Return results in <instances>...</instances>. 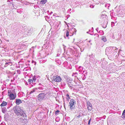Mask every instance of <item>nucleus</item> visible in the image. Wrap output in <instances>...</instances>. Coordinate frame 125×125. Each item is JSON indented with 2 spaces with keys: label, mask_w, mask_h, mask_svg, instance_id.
<instances>
[{
  "label": "nucleus",
  "mask_w": 125,
  "mask_h": 125,
  "mask_svg": "<svg viewBox=\"0 0 125 125\" xmlns=\"http://www.w3.org/2000/svg\"><path fill=\"white\" fill-rule=\"evenodd\" d=\"M121 51V50H120V51Z\"/></svg>",
  "instance_id": "obj_29"
},
{
  "label": "nucleus",
  "mask_w": 125,
  "mask_h": 125,
  "mask_svg": "<svg viewBox=\"0 0 125 125\" xmlns=\"http://www.w3.org/2000/svg\"><path fill=\"white\" fill-rule=\"evenodd\" d=\"M75 40V39H74V40Z\"/></svg>",
  "instance_id": "obj_31"
},
{
  "label": "nucleus",
  "mask_w": 125,
  "mask_h": 125,
  "mask_svg": "<svg viewBox=\"0 0 125 125\" xmlns=\"http://www.w3.org/2000/svg\"><path fill=\"white\" fill-rule=\"evenodd\" d=\"M7 104V103L4 101H3L2 103L1 104L0 106L1 107L4 106L6 105Z\"/></svg>",
  "instance_id": "obj_9"
},
{
  "label": "nucleus",
  "mask_w": 125,
  "mask_h": 125,
  "mask_svg": "<svg viewBox=\"0 0 125 125\" xmlns=\"http://www.w3.org/2000/svg\"><path fill=\"white\" fill-rule=\"evenodd\" d=\"M53 80L56 82H60L61 81L62 79L59 76H53Z\"/></svg>",
  "instance_id": "obj_4"
},
{
  "label": "nucleus",
  "mask_w": 125,
  "mask_h": 125,
  "mask_svg": "<svg viewBox=\"0 0 125 125\" xmlns=\"http://www.w3.org/2000/svg\"><path fill=\"white\" fill-rule=\"evenodd\" d=\"M106 27V26H105V27H104L103 26V28H105Z\"/></svg>",
  "instance_id": "obj_26"
},
{
  "label": "nucleus",
  "mask_w": 125,
  "mask_h": 125,
  "mask_svg": "<svg viewBox=\"0 0 125 125\" xmlns=\"http://www.w3.org/2000/svg\"><path fill=\"white\" fill-rule=\"evenodd\" d=\"M69 36V32L67 30L66 31V36L67 37H68Z\"/></svg>",
  "instance_id": "obj_15"
},
{
  "label": "nucleus",
  "mask_w": 125,
  "mask_h": 125,
  "mask_svg": "<svg viewBox=\"0 0 125 125\" xmlns=\"http://www.w3.org/2000/svg\"><path fill=\"white\" fill-rule=\"evenodd\" d=\"M2 111L3 113H5L7 111L6 108L5 107H2Z\"/></svg>",
  "instance_id": "obj_11"
},
{
  "label": "nucleus",
  "mask_w": 125,
  "mask_h": 125,
  "mask_svg": "<svg viewBox=\"0 0 125 125\" xmlns=\"http://www.w3.org/2000/svg\"><path fill=\"white\" fill-rule=\"evenodd\" d=\"M102 41H103L104 42H105L106 41V39L105 37H104L103 38H102Z\"/></svg>",
  "instance_id": "obj_16"
},
{
  "label": "nucleus",
  "mask_w": 125,
  "mask_h": 125,
  "mask_svg": "<svg viewBox=\"0 0 125 125\" xmlns=\"http://www.w3.org/2000/svg\"><path fill=\"white\" fill-rule=\"evenodd\" d=\"M74 100L73 99L70 100V101L69 102V106H70V108L71 109H73L74 107Z\"/></svg>",
  "instance_id": "obj_5"
},
{
  "label": "nucleus",
  "mask_w": 125,
  "mask_h": 125,
  "mask_svg": "<svg viewBox=\"0 0 125 125\" xmlns=\"http://www.w3.org/2000/svg\"><path fill=\"white\" fill-rule=\"evenodd\" d=\"M68 86L69 87H73V85L71 84H69Z\"/></svg>",
  "instance_id": "obj_19"
},
{
  "label": "nucleus",
  "mask_w": 125,
  "mask_h": 125,
  "mask_svg": "<svg viewBox=\"0 0 125 125\" xmlns=\"http://www.w3.org/2000/svg\"><path fill=\"white\" fill-rule=\"evenodd\" d=\"M36 80V76H34L31 79H29L28 80V82L30 83H31V82H35Z\"/></svg>",
  "instance_id": "obj_6"
},
{
  "label": "nucleus",
  "mask_w": 125,
  "mask_h": 125,
  "mask_svg": "<svg viewBox=\"0 0 125 125\" xmlns=\"http://www.w3.org/2000/svg\"><path fill=\"white\" fill-rule=\"evenodd\" d=\"M122 117V118L125 119V109L123 112Z\"/></svg>",
  "instance_id": "obj_12"
},
{
  "label": "nucleus",
  "mask_w": 125,
  "mask_h": 125,
  "mask_svg": "<svg viewBox=\"0 0 125 125\" xmlns=\"http://www.w3.org/2000/svg\"><path fill=\"white\" fill-rule=\"evenodd\" d=\"M34 90H33L32 91H31L30 92V94H31V93H33V92H34Z\"/></svg>",
  "instance_id": "obj_21"
},
{
  "label": "nucleus",
  "mask_w": 125,
  "mask_h": 125,
  "mask_svg": "<svg viewBox=\"0 0 125 125\" xmlns=\"http://www.w3.org/2000/svg\"><path fill=\"white\" fill-rule=\"evenodd\" d=\"M80 117V115H76L75 116V118H75V119H77V118L78 119V118H79Z\"/></svg>",
  "instance_id": "obj_17"
},
{
  "label": "nucleus",
  "mask_w": 125,
  "mask_h": 125,
  "mask_svg": "<svg viewBox=\"0 0 125 125\" xmlns=\"http://www.w3.org/2000/svg\"><path fill=\"white\" fill-rule=\"evenodd\" d=\"M87 109L88 110L91 111L92 109V106L87 107Z\"/></svg>",
  "instance_id": "obj_14"
},
{
  "label": "nucleus",
  "mask_w": 125,
  "mask_h": 125,
  "mask_svg": "<svg viewBox=\"0 0 125 125\" xmlns=\"http://www.w3.org/2000/svg\"><path fill=\"white\" fill-rule=\"evenodd\" d=\"M13 109L14 113L16 114L18 116H21L23 118L20 119V121L23 122V120L25 119L26 117V115L23 111V108L22 107L20 106H16L14 107Z\"/></svg>",
  "instance_id": "obj_1"
},
{
  "label": "nucleus",
  "mask_w": 125,
  "mask_h": 125,
  "mask_svg": "<svg viewBox=\"0 0 125 125\" xmlns=\"http://www.w3.org/2000/svg\"><path fill=\"white\" fill-rule=\"evenodd\" d=\"M90 42V41H89V42Z\"/></svg>",
  "instance_id": "obj_28"
},
{
  "label": "nucleus",
  "mask_w": 125,
  "mask_h": 125,
  "mask_svg": "<svg viewBox=\"0 0 125 125\" xmlns=\"http://www.w3.org/2000/svg\"><path fill=\"white\" fill-rule=\"evenodd\" d=\"M10 63V62H6V63L5 64V66H7V65L6 66V64H8V65H9V63Z\"/></svg>",
  "instance_id": "obj_22"
},
{
  "label": "nucleus",
  "mask_w": 125,
  "mask_h": 125,
  "mask_svg": "<svg viewBox=\"0 0 125 125\" xmlns=\"http://www.w3.org/2000/svg\"><path fill=\"white\" fill-rule=\"evenodd\" d=\"M73 29L74 30V31H75V32H76V30L75 29V28H73Z\"/></svg>",
  "instance_id": "obj_23"
},
{
  "label": "nucleus",
  "mask_w": 125,
  "mask_h": 125,
  "mask_svg": "<svg viewBox=\"0 0 125 125\" xmlns=\"http://www.w3.org/2000/svg\"><path fill=\"white\" fill-rule=\"evenodd\" d=\"M90 120L89 121V122H88V124H90Z\"/></svg>",
  "instance_id": "obj_25"
},
{
  "label": "nucleus",
  "mask_w": 125,
  "mask_h": 125,
  "mask_svg": "<svg viewBox=\"0 0 125 125\" xmlns=\"http://www.w3.org/2000/svg\"><path fill=\"white\" fill-rule=\"evenodd\" d=\"M121 51V50H120V51Z\"/></svg>",
  "instance_id": "obj_30"
},
{
  "label": "nucleus",
  "mask_w": 125,
  "mask_h": 125,
  "mask_svg": "<svg viewBox=\"0 0 125 125\" xmlns=\"http://www.w3.org/2000/svg\"><path fill=\"white\" fill-rule=\"evenodd\" d=\"M52 13V12H51V13Z\"/></svg>",
  "instance_id": "obj_27"
},
{
  "label": "nucleus",
  "mask_w": 125,
  "mask_h": 125,
  "mask_svg": "<svg viewBox=\"0 0 125 125\" xmlns=\"http://www.w3.org/2000/svg\"><path fill=\"white\" fill-rule=\"evenodd\" d=\"M22 103L21 100L20 99H17L16 100L15 103L17 105H19Z\"/></svg>",
  "instance_id": "obj_8"
},
{
  "label": "nucleus",
  "mask_w": 125,
  "mask_h": 125,
  "mask_svg": "<svg viewBox=\"0 0 125 125\" xmlns=\"http://www.w3.org/2000/svg\"><path fill=\"white\" fill-rule=\"evenodd\" d=\"M47 0H42L40 2V3L42 4H44L47 2Z\"/></svg>",
  "instance_id": "obj_10"
},
{
  "label": "nucleus",
  "mask_w": 125,
  "mask_h": 125,
  "mask_svg": "<svg viewBox=\"0 0 125 125\" xmlns=\"http://www.w3.org/2000/svg\"><path fill=\"white\" fill-rule=\"evenodd\" d=\"M8 95L9 96V98L10 100L15 99L16 97V94L13 91H8Z\"/></svg>",
  "instance_id": "obj_2"
},
{
  "label": "nucleus",
  "mask_w": 125,
  "mask_h": 125,
  "mask_svg": "<svg viewBox=\"0 0 125 125\" xmlns=\"http://www.w3.org/2000/svg\"><path fill=\"white\" fill-rule=\"evenodd\" d=\"M25 29L26 30V31L28 33H31L32 32V31L31 30V27H25Z\"/></svg>",
  "instance_id": "obj_7"
},
{
  "label": "nucleus",
  "mask_w": 125,
  "mask_h": 125,
  "mask_svg": "<svg viewBox=\"0 0 125 125\" xmlns=\"http://www.w3.org/2000/svg\"><path fill=\"white\" fill-rule=\"evenodd\" d=\"M109 50V48H106V49L105 50V52H106V54L108 52V50Z\"/></svg>",
  "instance_id": "obj_18"
},
{
  "label": "nucleus",
  "mask_w": 125,
  "mask_h": 125,
  "mask_svg": "<svg viewBox=\"0 0 125 125\" xmlns=\"http://www.w3.org/2000/svg\"><path fill=\"white\" fill-rule=\"evenodd\" d=\"M46 94L44 93H42L40 94L38 96V98L40 101L43 100L45 97Z\"/></svg>",
  "instance_id": "obj_3"
},
{
  "label": "nucleus",
  "mask_w": 125,
  "mask_h": 125,
  "mask_svg": "<svg viewBox=\"0 0 125 125\" xmlns=\"http://www.w3.org/2000/svg\"><path fill=\"white\" fill-rule=\"evenodd\" d=\"M90 7L91 8H93L94 7V6H90Z\"/></svg>",
  "instance_id": "obj_24"
},
{
  "label": "nucleus",
  "mask_w": 125,
  "mask_h": 125,
  "mask_svg": "<svg viewBox=\"0 0 125 125\" xmlns=\"http://www.w3.org/2000/svg\"><path fill=\"white\" fill-rule=\"evenodd\" d=\"M59 112V111L58 110H57L55 112V114H58Z\"/></svg>",
  "instance_id": "obj_20"
},
{
  "label": "nucleus",
  "mask_w": 125,
  "mask_h": 125,
  "mask_svg": "<svg viewBox=\"0 0 125 125\" xmlns=\"http://www.w3.org/2000/svg\"><path fill=\"white\" fill-rule=\"evenodd\" d=\"M87 107H88V106L89 107V106H92L91 104L89 102H87Z\"/></svg>",
  "instance_id": "obj_13"
}]
</instances>
